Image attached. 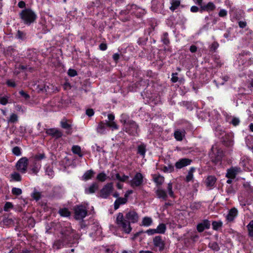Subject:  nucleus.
<instances>
[{"mask_svg": "<svg viewBox=\"0 0 253 253\" xmlns=\"http://www.w3.org/2000/svg\"><path fill=\"white\" fill-rule=\"evenodd\" d=\"M72 150L74 154H77L80 157H82L81 148L79 146L77 145L73 146Z\"/></svg>", "mask_w": 253, "mask_h": 253, "instance_id": "a19ab883", "label": "nucleus"}, {"mask_svg": "<svg viewBox=\"0 0 253 253\" xmlns=\"http://www.w3.org/2000/svg\"><path fill=\"white\" fill-rule=\"evenodd\" d=\"M227 15V11L224 9H221L218 13V16L220 17H225Z\"/></svg>", "mask_w": 253, "mask_h": 253, "instance_id": "4d7b16f0", "label": "nucleus"}, {"mask_svg": "<svg viewBox=\"0 0 253 253\" xmlns=\"http://www.w3.org/2000/svg\"><path fill=\"white\" fill-rule=\"evenodd\" d=\"M153 179L155 182L159 185H161L164 181V177L160 175H155L154 176Z\"/></svg>", "mask_w": 253, "mask_h": 253, "instance_id": "72a5a7b5", "label": "nucleus"}, {"mask_svg": "<svg viewBox=\"0 0 253 253\" xmlns=\"http://www.w3.org/2000/svg\"><path fill=\"white\" fill-rule=\"evenodd\" d=\"M98 184L96 183H92L88 188L85 190L86 194L93 193L98 189Z\"/></svg>", "mask_w": 253, "mask_h": 253, "instance_id": "c85d7f7f", "label": "nucleus"}, {"mask_svg": "<svg viewBox=\"0 0 253 253\" xmlns=\"http://www.w3.org/2000/svg\"><path fill=\"white\" fill-rule=\"evenodd\" d=\"M61 126L66 129L69 130L71 128V126L66 121L63 120L61 122Z\"/></svg>", "mask_w": 253, "mask_h": 253, "instance_id": "49530a36", "label": "nucleus"}, {"mask_svg": "<svg viewBox=\"0 0 253 253\" xmlns=\"http://www.w3.org/2000/svg\"><path fill=\"white\" fill-rule=\"evenodd\" d=\"M172 186L171 183H169L167 186V190L168 192V194L170 197H174L173 192L172 190Z\"/></svg>", "mask_w": 253, "mask_h": 253, "instance_id": "de8ad7c7", "label": "nucleus"}, {"mask_svg": "<svg viewBox=\"0 0 253 253\" xmlns=\"http://www.w3.org/2000/svg\"><path fill=\"white\" fill-rule=\"evenodd\" d=\"M94 113L93 110L91 109H87L86 111V114L89 117L92 116L94 115Z\"/></svg>", "mask_w": 253, "mask_h": 253, "instance_id": "774afa93", "label": "nucleus"}, {"mask_svg": "<svg viewBox=\"0 0 253 253\" xmlns=\"http://www.w3.org/2000/svg\"><path fill=\"white\" fill-rule=\"evenodd\" d=\"M162 41L165 44H168L169 43V40L168 38V34L165 33L162 37Z\"/></svg>", "mask_w": 253, "mask_h": 253, "instance_id": "6e6d98bb", "label": "nucleus"}, {"mask_svg": "<svg viewBox=\"0 0 253 253\" xmlns=\"http://www.w3.org/2000/svg\"><path fill=\"white\" fill-rule=\"evenodd\" d=\"M109 126L106 122H101L96 128V131L100 134H105L108 130Z\"/></svg>", "mask_w": 253, "mask_h": 253, "instance_id": "ddd939ff", "label": "nucleus"}, {"mask_svg": "<svg viewBox=\"0 0 253 253\" xmlns=\"http://www.w3.org/2000/svg\"><path fill=\"white\" fill-rule=\"evenodd\" d=\"M16 38L21 40H24L26 38V35L23 32L19 30L17 33Z\"/></svg>", "mask_w": 253, "mask_h": 253, "instance_id": "3c124183", "label": "nucleus"}, {"mask_svg": "<svg viewBox=\"0 0 253 253\" xmlns=\"http://www.w3.org/2000/svg\"><path fill=\"white\" fill-rule=\"evenodd\" d=\"M19 94L26 100L30 98V95L23 90L20 91Z\"/></svg>", "mask_w": 253, "mask_h": 253, "instance_id": "680f3d73", "label": "nucleus"}, {"mask_svg": "<svg viewBox=\"0 0 253 253\" xmlns=\"http://www.w3.org/2000/svg\"><path fill=\"white\" fill-rule=\"evenodd\" d=\"M40 162L37 161H34L32 165L30 166V169L33 173L37 174L41 168Z\"/></svg>", "mask_w": 253, "mask_h": 253, "instance_id": "412c9836", "label": "nucleus"}, {"mask_svg": "<svg viewBox=\"0 0 253 253\" xmlns=\"http://www.w3.org/2000/svg\"><path fill=\"white\" fill-rule=\"evenodd\" d=\"M195 171V169L194 168H191L189 170L188 174L186 177V181L187 182H189L191 181L193 178V172Z\"/></svg>", "mask_w": 253, "mask_h": 253, "instance_id": "e433bc0d", "label": "nucleus"}, {"mask_svg": "<svg viewBox=\"0 0 253 253\" xmlns=\"http://www.w3.org/2000/svg\"><path fill=\"white\" fill-rule=\"evenodd\" d=\"M35 89L37 90L38 92H43L47 91L46 87L44 84H39L38 85H35Z\"/></svg>", "mask_w": 253, "mask_h": 253, "instance_id": "c9c22d12", "label": "nucleus"}, {"mask_svg": "<svg viewBox=\"0 0 253 253\" xmlns=\"http://www.w3.org/2000/svg\"><path fill=\"white\" fill-rule=\"evenodd\" d=\"M137 152L143 157L145 156L146 153V147L144 144H141L138 146Z\"/></svg>", "mask_w": 253, "mask_h": 253, "instance_id": "f704fd0d", "label": "nucleus"}, {"mask_svg": "<svg viewBox=\"0 0 253 253\" xmlns=\"http://www.w3.org/2000/svg\"><path fill=\"white\" fill-rule=\"evenodd\" d=\"M44 158V155L43 154H40L35 156V161H37L40 162V161Z\"/></svg>", "mask_w": 253, "mask_h": 253, "instance_id": "e2e57ef3", "label": "nucleus"}, {"mask_svg": "<svg viewBox=\"0 0 253 253\" xmlns=\"http://www.w3.org/2000/svg\"><path fill=\"white\" fill-rule=\"evenodd\" d=\"M249 234L250 236L253 237V220H251L247 225Z\"/></svg>", "mask_w": 253, "mask_h": 253, "instance_id": "37998d69", "label": "nucleus"}, {"mask_svg": "<svg viewBox=\"0 0 253 253\" xmlns=\"http://www.w3.org/2000/svg\"><path fill=\"white\" fill-rule=\"evenodd\" d=\"M20 17L25 24L30 25L36 20L37 15L31 9H25L20 13Z\"/></svg>", "mask_w": 253, "mask_h": 253, "instance_id": "7ed1b4c3", "label": "nucleus"}, {"mask_svg": "<svg viewBox=\"0 0 253 253\" xmlns=\"http://www.w3.org/2000/svg\"><path fill=\"white\" fill-rule=\"evenodd\" d=\"M237 210L235 208H232L229 211L228 214L226 216V220L229 222L232 221L237 216Z\"/></svg>", "mask_w": 253, "mask_h": 253, "instance_id": "f3484780", "label": "nucleus"}, {"mask_svg": "<svg viewBox=\"0 0 253 253\" xmlns=\"http://www.w3.org/2000/svg\"><path fill=\"white\" fill-rule=\"evenodd\" d=\"M12 193L14 195H20L22 194V190L19 188L14 187L11 190Z\"/></svg>", "mask_w": 253, "mask_h": 253, "instance_id": "603ef678", "label": "nucleus"}, {"mask_svg": "<svg viewBox=\"0 0 253 253\" xmlns=\"http://www.w3.org/2000/svg\"><path fill=\"white\" fill-rule=\"evenodd\" d=\"M226 121L229 123L232 124L234 126H238L240 122V121L238 118L229 115H227L226 116Z\"/></svg>", "mask_w": 253, "mask_h": 253, "instance_id": "6ab92c4d", "label": "nucleus"}, {"mask_svg": "<svg viewBox=\"0 0 253 253\" xmlns=\"http://www.w3.org/2000/svg\"><path fill=\"white\" fill-rule=\"evenodd\" d=\"M3 224L6 226H9L13 224V220L11 218H4L3 219Z\"/></svg>", "mask_w": 253, "mask_h": 253, "instance_id": "864d4df0", "label": "nucleus"}, {"mask_svg": "<svg viewBox=\"0 0 253 253\" xmlns=\"http://www.w3.org/2000/svg\"><path fill=\"white\" fill-rule=\"evenodd\" d=\"M157 234H164L166 230V226L164 223L160 224L156 228Z\"/></svg>", "mask_w": 253, "mask_h": 253, "instance_id": "7c9ffc66", "label": "nucleus"}, {"mask_svg": "<svg viewBox=\"0 0 253 253\" xmlns=\"http://www.w3.org/2000/svg\"><path fill=\"white\" fill-rule=\"evenodd\" d=\"M192 161L187 158H183L178 160L175 163V167L178 169H180L183 167L189 166L191 164Z\"/></svg>", "mask_w": 253, "mask_h": 253, "instance_id": "f8f14e48", "label": "nucleus"}, {"mask_svg": "<svg viewBox=\"0 0 253 253\" xmlns=\"http://www.w3.org/2000/svg\"><path fill=\"white\" fill-rule=\"evenodd\" d=\"M170 3L171 6L170 7V9L171 11H174L179 6L180 1L179 0H171Z\"/></svg>", "mask_w": 253, "mask_h": 253, "instance_id": "473e14b6", "label": "nucleus"}, {"mask_svg": "<svg viewBox=\"0 0 253 253\" xmlns=\"http://www.w3.org/2000/svg\"><path fill=\"white\" fill-rule=\"evenodd\" d=\"M18 121V116L15 113L10 115L9 118L7 120L8 123H15Z\"/></svg>", "mask_w": 253, "mask_h": 253, "instance_id": "58836bf2", "label": "nucleus"}, {"mask_svg": "<svg viewBox=\"0 0 253 253\" xmlns=\"http://www.w3.org/2000/svg\"><path fill=\"white\" fill-rule=\"evenodd\" d=\"M172 77L171 79V81L173 83H176L178 81L177 74L172 73L171 75Z\"/></svg>", "mask_w": 253, "mask_h": 253, "instance_id": "69168bd1", "label": "nucleus"}, {"mask_svg": "<svg viewBox=\"0 0 253 253\" xmlns=\"http://www.w3.org/2000/svg\"><path fill=\"white\" fill-rule=\"evenodd\" d=\"M185 131L183 130L177 129L174 132V137L178 141L182 140L184 136Z\"/></svg>", "mask_w": 253, "mask_h": 253, "instance_id": "bb28decb", "label": "nucleus"}, {"mask_svg": "<svg viewBox=\"0 0 253 253\" xmlns=\"http://www.w3.org/2000/svg\"><path fill=\"white\" fill-rule=\"evenodd\" d=\"M120 122L123 124V129L128 134L136 135L138 133V126L133 121L129 120L128 116L126 114L121 116Z\"/></svg>", "mask_w": 253, "mask_h": 253, "instance_id": "f03ea898", "label": "nucleus"}, {"mask_svg": "<svg viewBox=\"0 0 253 253\" xmlns=\"http://www.w3.org/2000/svg\"><path fill=\"white\" fill-rule=\"evenodd\" d=\"M202 10L211 11L214 9L215 8V5L211 2H209L205 5H200Z\"/></svg>", "mask_w": 253, "mask_h": 253, "instance_id": "b1692460", "label": "nucleus"}, {"mask_svg": "<svg viewBox=\"0 0 253 253\" xmlns=\"http://www.w3.org/2000/svg\"><path fill=\"white\" fill-rule=\"evenodd\" d=\"M242 172L240 168L232 167L227 170L226 176L228 178L234 179L236 175Z\"/></svg>", "mask_w": 253, "mask_h": 253, "instance_id": "1a4fd4ad", "label": "nucleus"}, {"mask_svg": "<svg viewBox=\"0 0 253 253\" xmlns=\"http://www.w3.org/2000/svg\"><path fill=\"white\" fill-rule=\"evenodd\" d=\"M59 213L61 216L68 217L70 215V212L66 208L60 209Z\"/></svg>", "mask_w": 253, "mask_h": 253, "instance_id": "4c0bfd02", "label": "nucleus"}, {"mask_svg": "<svg viewBox=\"0 0 253 253\" xmlns=\"http://www.w3.org/2000/svg\"><path fill=\"white\" fill-rule=\"evenodd\" d=\"M153 243L155 247L159 248V250L162 251L164 249L165 244L161 236H156L153 239Z\"/></svg>", "mask_w": 253, "mask_h": 253, "instance_id": "dca6fc26", "label": "nucleus"}, {"mask_svg": "<svg viewBox=\"0 0 253 253\" xmlns=\"http://www.w3.org/2000/svg\"><path fill=\"white\" fill-rule=\"evenodd\" d=\"M156 194L159 198L163 200H166L167 199L168 195L166 191L161 188H158L156 191Z\"/></svg>", "mask_w": 253, "mask_h": 253, "instance_id": "4be33fe9", "label": "nucleus"}, {"mask_svg": "<svg viewBox=\"0 0 253 253\" xmlns=\"http://www.w3.org/2000/svg\"><path fill=\"white\" fill-rule=\"evenodd\" d=\"M249 163V159L246 156H243L241 158L240 162V165L242 166L244 169H248V164Z\"/></svg>", "mask_w": 253, "mask_h": 253, "instance_id": "cd10ccee", "label": "nucleus"}, {"mask_svg": "<svg viewBox=\"0 0 253 253\" xmlns=\"http://www.w3.org/2000/svg\"><path fill=\"white\" fill-rule=\"evenodd\" d=\"M250 138H251L253 142L250 143L249 141V138H247L246 139V144H247V146L249 147V148L253 149V137H250Z\"/></svg>", "mask_w": 253, "mask_h": 253, "instance_id": "338daca9", "label": "nucleus"}, {"mask_svg": "<svg viewBox=\"0 0 253 253\" xmlns=\"http://www.w3.org/2000/svg\"><path fill=\"white\" fill-rule=\"evenodd\" d=\"M138 219V213L134 210H130L126 212L125 216L122 213H119L116 217V223L123 232L129 234L132 230L130 223H135Z\"/></svg>", "mask_w": 253, "mask_h": 253, "instance_id": "f257e3e1", "label": "nucleus"}, {"mask_svg": "<svg viewBox=\"0 0 253 253\" xmlns=\"http://www.w3.org/2000/svg\"><path fill=\"white\" fill-rule=\"evenodd\" d=\"M32 196L33 198V199H34L36 201H38L41 198V194L40 192L35 190L32 195Z\"/></svg>", "mask_w": 253, "mask_h": 253, "instance_id": "8fccbe9b", "label": "nucleus"}, {"mask_svg": "<svg viewBox=\"0 0 253 253\" xmlns=\"http://www.w3.org/2000/svg\"><path fill=\"white\" fill-rule=\"evenodd\" d=\"M210 223L208 220H205L197 225V229L199 232H203L205 229L210 227Z\"/></svg>", "mask_w": 253, "mask_h": 253, "instance_id": "a211bd4d", "label": "nucleus"}, {"mask_svg": "<svg viewBox=\"0 0 253 253\" xmlns=\"http://www.w3.org/2000/svg\"><path fill=\"white\" fill-rule=\"evenodd\" d=\"M46 133L49 135L55 137V138H58L62 136V133L58 129L56 128H49L46 130Z\"/></svg>", "mask_w": 253, "mask_h": 253, "instance_id": "4468645a", "label": "nucleus"}, {"mask_svg": "<svg viewBox=\"0 0 253 253\" xmlns=\"http://www.w3.org/2000/svg\"><path fill=\"white\" fill-rule=\"evenodd\" d=\"M45 172L49 177H52L53 176V171L49 167L45 168Z\"/></svg>", "mask_w": 253, "mask_h": 253, "instance_id": "13d9d810", "label": "nucleus"}, {"mask_svg": "<svg viewBox=\"0 0 253 253\" xmlns=\"http://www.w3.org/2000/svg\"><path fill=\"white\" fill-rule=\"evenodd\" d=\"M209 156L211 161L216 164L221 161L223 156V151L219 149L216 145H214L209 152Z\"/></svg>", "mask_w": 253, "mask_h": 253, "instance_id": "20e7f679", "label": "nucleus"}, {"mask_svg": "<svg viewBox=\"0 0 253 253\" xmlns=\"http://www.w3.org/2000/svg\"><path fill=\"white\" fill-rule=\"evenodd\" d=\"M12 152L14 155L17 156H20L22 154L21 149L18 146H15L13 147L12 150Z\"/></svg>", "mask_w": 253, "mask_h": 253, "instance_id": "79ce46f5", "label": "nucleus"}, {"mask_svg": "<svg viewBox=\"0 0 253 253\" xmlns=\"http://www.w3.org/2000/svg\"><path fill=\"white\" fill-rule=\"evenodd\" d=\"M107 178L106 174L104 172L99 173L97 176V179L101 182L104 181Z\"/></svg>", "mask_w": 253, "mask_h": 253, "instance_id": "a18cd8bd", "label": "nucleus"}, {"mask_svg": "<svg viewBox=\"0 0 253 253\" xmlns=\"http://www.w3.org/2000/svg\"><path fill=\"white\" fill-rule=\"evenodd\" d=\"M250 55L248 52H242L238 57L237 60L235 64L236 66H238L239 70H243L246 67L245 64L247 60L249 58Z\"/></svg>", "mask_w": 253, "mask_h": 253, "instance_id": "39448f33", "label": "nucleus"}, {"mask_svg": "<svg viewBox=\"0 0 253 253\" xmlns=\"http://www.w3.org/2000/svg\"><path fill=\"white\" fill-rule=\"evenodd\" d=\"M9 97L7 95H4L0 96V104L2 105H5L8 103H10L9 102Z\"/></svg>", "mask_w": 253, "mask_h": 253, "instance_id": "ea45409f", "label": "nucleus"}, {"mask_svg": "<svg viewBox=\"0 0 253 253\" xmlns=\"http://www.w3.org/2000/svg\"><path fill=\"white\" fill-rule=\"evenodd\" d=\"M143 182V176L140 172H137L133 178L128 181V183L132 188L141 186Z\"/></svg>", "mask_w": 253, "mask_h": 253, "instance_id": "6e6552de", "label": "nucleus"}, {"mask_svg": "<svg viewBox=\"0 0 253 253\" xmlns=\"http://www.w3.org/2000/svg\"><path fill=\"white\" fill-rule=\"evenodd\" d=\"M87 206L80 205L75 209V216L76 219H83L87 214Z\"/></svg>", "mask_w": 253, "mask_h": 253, "instance_id": "0eeeda50", "label": "nucleus"}, {"mask_svg": "<svg viewBox=\"0 0 253 253\" xmlns=\"http://www.w3.org/2000/svg\"><path fill=\"white\" fill-rule=\"evenodd\" d=\"M153 222L151 217L145 216L143 218L142 220V225L146 227L150 226Z\"/></svg>", "mask_w": 253, "mask_h": 253, "instance_id": "c756f323", "label": "nucleus"}, {"mask_svg": "<svg viewBox=\"0 0 253 253\" xmlns=\"http://www.w3.org/2000/svg\"><path fill=\"white\" fill-rule=\"evenodd\" d=\"M13 208V205L11 202H7L5 203L3 210L5 211H8Z\"/></svg>", "mask_w": 253, "mask_h": 253, "instance_id": "09e8293b", "label": "nucleus"}, {"mask_svg": "<svg viewBox=\"0 0 253 253\" xmlns=\"http://www.w3.org/2000/svg\"><path fill=\"white\" fill-rule=\"evenodd\" d=\"M148 235H152L155 234H157L156 229H149L146 232Z\"/></svg>", "mask_w": 253, "mask_h": 253, "instance_id": "0e129e2a", "label": "nucleus"}, {"mask_svg": "<svg viewBox=\"0 0 253 253\" xmlns=\"http://www.w3.org/2000/svg\"><path fill=\"white\" fill-rule=\"evenodd\" d=\"M94 174V172L92 170L86 171L83 176V179L87 180L90 179Z\"/></svg>", "mask_w": 253, "mask_h": 253, "instance_id": "2f4dec72", "label": "nucleus"}, {"mask_svg": "<svg viewBox=\"0 0 253 253\" xmlns=\"http://www.w3.org/2000/svg\"><path fill=\"white\" fill-rule=\"evenodd\" d=\"M108 121L106 120L105 122L107 123V125L109 126L112 130L118 129L119 128L118 126L114 122L115 116L112 114H109L108 115Z\"/></svg>", "mask_w": 253, "mask_h": 253, "instance_id": "9b49d317", "label": "nucleus"}, {"mask_svg": "<svg viewBox=\"0 0 253 253\" xmlns=\"http://www.w3.org/2000/svg\"><path fill=\"white\" fill-rule=\"evenodd\" d=\"M6 84L8 86L14 87L16 86V84L15 82L12 80H8L6 81Z\"/></svg>", "mask_w": 253, "mask_h": 253, "instance_id": "052dcab7", "label": "nucleus"}, {"mask_svg": "<svg viewBox=\"0 0 253 253\" xmlns=\"http://www.w3.org/2000/svg\"><path fill=\"white\" fill-rule=\"evenodd\" d=\"M28 160L26 157L20 158L16 163V169L21 173L24 174L27 171Z\"/></svg>", "mask_w": 253, "mask_h": 253, "instance_id": "423d86ee", "label": "nucleus"}, {"mask_svg": "<svg viewBox=\"0 0 253 253\" xmlns=\"http://www.w3.org/2000/svg\"><path fill=\"white\" fill-rule=\"evenodd\" d=\"M222 223L221 221H213L212 223V228L217 230L222 226Z\"/></svg>", "mask_w": 253, "mask_h": 253, "instance_id": "c03bdc74", "label": "nucleus"}, {"mask_svg": "<svg viewBox=\"0 0 253 253\" xmlns=\"http://www.w3.org/2000/svg\"><path fill=\"white\" fill-rule=\"evenodd\" d=\"M71 231H72L70 227H68L66 231H65V230L62 231V234L64 235L65 236H70V237L73 236V235H72L73 233H72V232H71Z\"/></svg>", "mask_w": 253, "mask_h": 253, "instance_id": "5fc2aeb1", "label": "nucleus"}, {"mask_svg": "<svg viewBox=\"0 0 253 253\" xmlns=\"http://www.w3.org/2000/svg\"><path fill=\"white\" fill-rule=\"evenodd\" d=\"M214 133L216 136L221 139H224V137L226 135L224 128L221 126H218L215 128Z\"/></svg>", "mask_w": 253, "mask_h": 253, "instance_id": "aec40b11", "label": "nucleus"}, {"mask_svg": "<svg viewBox=\"0 0 253 253\" xmlns=\"http://www.w3.org/2000/svg\"><path fill=\"white\" fill-rule=\"evenodd\" d=\"M111 178L113 180H117L121 182H128L129 181V176L125 174H120L119 173H116L115 174H112Z\"/></svg>", "mask_w": 253, "mask_h": 253, "instance_id": "2eb2a0df", "label": "nucleus"}, {"mask_svg": "<svg viewBox=\"0 0 253 253\" xmlns=\"http://www.w3.org/2000/svg\"><path fill=\"white\" fill-rule=\"evenodd\" d=\"M113 189V184L112 183H108L101 190V197L103 198H107L112 192Z\"/></svg>", "mask_w": 253, "mask_h": 253, "instance_id": "9d476101", "label": "nucleus"}, {"mask_svg": "<svg viewBox=\"0 0 253 253\" xmlns=\"http://www.w3.org/2000/svg\"><path fill=\"white\" fill-rule=\"evenodd\" d=\"M127 200L126 198H118L114 202V209L117 210L121 205L126 204Z\"/></svg>", "mask_w": 253, "mask_h": 253, "instance_id": "5701e85b", "label": "nucleus"}, {"mask_svg": "<svg viewBox=\"0 0 253 253\" xmlns=\"http://www.w3.org/2000/svg\"><path fill=\"white\" fill-rule=\"evenodd\" d=\"M68 74L70 77H75L77 75V73L75 70L69 69L68 71Z\"/></svg>", "mask_w": 253, "mask_h": 253, "instance_id": "bf43d9fd", "label": "nucleus"}, {"mask_svg": "<svg viewBox=\"0 0 253 253\" xmlns=\"http://www.w3.org/2000/svg\"><path fill=\"white\" fill-rule=\"evenodd\" d=\"M22 177L19 173L14 171L10 174V181L19 182L21 180Z\"/></svg>", "mask_w": 253, "mask_h": 253, "instance_id": "a878e982", "label": "nucleus"}, {"mask_svg": "<svg viewBox=\"0 0 253 253\" xmlns=\"http://www.w3.org/2000/svg\"><path fill=\"white\" fill-rule=\"evenodd\" d=\"M216 179L213 176H209L206 180V185L207 187L211 188L213 187L216 182Z\"/></svg>", "mask_w": 253, "mask_h": 253, "instance_id": "393cba45", "label": "nucleus"}]
</instances>
